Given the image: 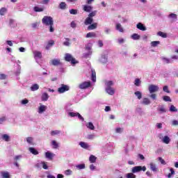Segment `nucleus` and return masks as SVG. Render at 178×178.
<instances>
[{"instance_id": "f257e3e1", "label": "nucleus", "mask_w": 178, "mask_h": 178, "mask_svg": "<svg viewBox=\"0 0 178 178\" xmlns=\"http://www.w3.org/2000/svg\"><path fill=\"white\" fill-rule=\"evenodd\" d=\"M42 22L45 26H50L54 24V19L51 17L44 16L42 19Z\"/></svg>"}, {"instance_id": "f03ea898", "label": "nucleus", "mask_w": 178, "mask_h": 178, "mask_svg": "<svg viewBox=\"0 0 178 178\" xmlns=\"http://www.w3.org/2000/svg\"><path fill=\"white\" fill-rule=\"evenodd\" d=\"M65 60H66V62H71L72 65H76V63H77L76 58H73V56L70 54H65Z\"/></svg>"}, {"instance_id": "7ed1b4c3", "label": "nucleus", "mask_w": 178, "mask_h": 178, "mask_svg": "<svg viewBox=\"0 0 178 178\" xmlns=\"http://www.w3.org/2000/svg\"><path fill=\"white\" fill-rule=\"evenodd\" d=\"M141 170H143V172H145V170H147V167H142L141 165L135 166L132 168L131 172L132 173H138V172H141Z\"/></svg>"}, {"instance_id": "20e7f679", "label": "nucleus", "mask_w": 178, "mask_h": 178, "mask_svg": "<svg viewBox=\"0 0 178 178\" xmlns=\"http://www.w3.org/2000/svg\"><path fill=\"white\" fill-rule=\"evenodd\" d=\"M70 88L67 85L61 84V86L58 88V91L59 94H63V92H66V91H69Z\"/></svg>"}, {"instance_id": "39448f33", "label": "nucleus", "mask_w": 178, "mask_h": 178, "mask_svg": "<svg viewBox=\"0 0 178 178\" xmlns=\"http://www.w3.org/2000/svg\"><path fill=\"white\" fill-rule=\"evenodd\" d=\"M148 90L150 94H154V92L159 91V87L156 85L152 84L149 86Z\"/></svg>"}, {"instance_id": "423d86ee", "label": "nucleus", "mask_w": 178, "mask_h": 178, "mask_svg": "<svg viewBox=\"0 0 178 178\" xmlns=\"http://www.w3.org/2000/svg\"><path fill=\"white\" fill-rule=\"evenodd\" d=\"M89 87H91V81H85L79 86L81 90H86V88H88Z\"/></svg>"}, {"instance_id": "0eeeda50", "label": "nucleus", "mask_w": 178, "mask_h": 178, "mask_svg": "<svg viewBox=\"0 0 178 178\" xmlns=\"http://www.w3.org/2000/svg\"><path fill=\"white\" fill-rule=\"evenodd\" d=\"M136 27L141 31H145V30H147V27H145V26H144L141 22L138 23Z\"/></svg>"}, {"instance_id": "6e6552de", "label": "nucleus", "mask_w": 178, "mask_h": 178, "mask_svg": "<svg viewBox=\"0 0 178 178\" xmlns=\"http://www.w3.org/2000/svg\"><path fill=\"white\" fill-rule=\"evenodd\" d=\"M150 169L152 170V172H159V169L156 168V165L154 163H149Z\"/></svg>"}, {"instance_id": "1a4fd4ad", "label": "nucleus", "mask_w": 178, "mask_h": 178, "mask_svg": "<svg viewBox=\"0 0 178 178\" xmlns=\"http://www.w3.org/2000/svg\"><path fill=\"white\" fill-rule=\"evenodd\" d=\"M92 22H94V19L90 17H88L84 22V24H86V26H88L92 24Z\"/></svg>"}, {"instance_id": "9d476101", "label": "nucleus", "mask_w": 178, "mask_h": 178, "mask_svg": "<svg viewBox=\"0 0 178 178\" xmlns=\"http://www.w3.org/2000/svg\"><path fill=\"white\" fill-rule=\"evenodd\" d=\"M97 26L98 24L97 22L90 24V25L88 26V30H95V29H97Z\"/></svg>"}, {"instance_id": "9b49d317", "label": "nucleus", "mask_w": 178, "mask_h": 178, "mask_svg": "<svg viewBox=\"0 0 178 178\" xmlns=\"http://www.w3.org/2000/svg\"><path fill=\"white\" fill-rule=\"evenodd\" d=\"M1 138L3 141H6V143H8V141H10V136L8 134H3L1 136Z\"/></svg>"}, {"instance_id": "f8f14e48", "label": "nucleus", "mask_w": 178, "mask_h": 178, "mask_svg": "<svg viewBox=\"0 0 178 178\" xmlns=\"http://www.w3.org/2000/svg\"><path fill=\"white\" fill-rule=\"evenodd\" d=\"M51 65H53V66H59V65H60V60L59 59L51 60Z\"/></svg>"}, {"instance_id": "ddd939ff", "label": "nucleus", "mask_w": 178, "mask_h": 178, "mask_svg": "<svg viewBox=\"0 0 178 178\" xmlns=\"http://www.w3.org/2000/svg\"><path fill=\"white\" fill-rule=\"evenodd\" d=\"M79 145L81 147V148H84V149H88L90 148V145L85 142H80Z\"/></svg>"}, {"instance_id": "4468645a", "label": "nucleus", "mask_w": 178, "mask_h": 178, "mask_svg": "<svg viewBox=\"0 0 178 178\" xmlns=\"http://www.w3.org/2000/svg\"><path fill=\"white\" fill-rule=\"evenodd\" d=\"M100 62L102 63H106L108 62V56L102 55L101 58H100Z\"/></svg>"}, {"instance_id": "2eb2a0df", "label": "nucleus", "mask_w": 178, "mask_h": 178, "mask_svg": "<svg viewBox=\"0 0 178 178\" xmlns=\"http://www.w3.org/2000/svg\"><path fill=\"white\" fill-rule=\"evenodd\" d=\"M106 91L108 94H109L110 95H113V94H115V90H113V88H112L111 87H108L106 89Z\"/></svg>"}, {"instance_id": "dca6fc26", "label": "nucleus", "mask_w": 178, "mask_h": 178, "mask_svg": "<svg viewBox=\"0 0 178 178\" xmlns=\"http://www.w3.org/2000/svg\"><path fill=\"white\" fill-rule=\"evenodd\" d=\"M29 151L33 155H38V151L34 147H29Z\"/></svg>"}, {"instance_id": "f3484780", "label": "nucleus", "mask_w": 178, "mask_h": 178, "mask_svg": "<svg viewBox=\"0 0 178 178\" xmlns=\"http://www.w3.org/2000/svg\"><path fill=\"white\" fill-rule=\"evenodd\" d=\"M95 37H97V34L94 32H90L86 34V38H95Z\"/></svg>"}, {"instance_id": "a211bd4d", "label": "nucleus", "mask_w": 178, "mask_h": 178, "mask_svg": "<svg viewBox=\"0 0 178 178\" xmlns=\"http://www.w3.org/2000/svg\"><path fill=\"white\" fill-rule=\"evenodd\" d=\"M89 161L90 163H95V162H97V157L92 154L89 157Z\"/></svg>"}, {"instance_id": "6ab92c4d", "label": "nucleus", "mask_w": 178, "mask_h": 178, "mask_svg": "<svg viewBox=\"0 0 178 178\" xmlns=\"http://www.w3.org/2000/svg\"><path fill=\"white\" fill-rule=\"evenodd\" d=\"M83 10H84L85 12H88V13H90V12H91V11L92 10V7L91 6H87V5H86V6H83Z\"/></svg>"}, {"instance_id": "aec40b11", "label": "nucleus", "mask_w": 178, "mask_h": 178, "mask_svg": "<svg viewBox=\"0 0 178 178\" xmlns=\"http://www.w3.org/2000/svg\"><path fill=\"white\" fill-rule=\"evenodd\" d=\"M162 141L164 143V144H169V143H170V138H169L168 136H165L163 137Z\"/></svg>"}, {"instance_id": "412c9836", "label": "nucleus", "mask_w": 178, "mask_h": 178, "mask_svg": "<svg viewBox=\"0 0 178 178\" xmlns=\"http://www.w3.org/2000/svg\"><path fill=\"white\" fill-rule=\"evenodd\" d=\"M168 17H170V19H172V22H175V20H177V15L175 14V13H171L168 15Z\"/></svg>"}, {"instance_id": "4be33fe9", "label": "nucleus", "mask_w": 178, "mask_h": 178, "mask_svg": "<svg viewBox=\"0 0 178 178\" xmlns=\"http://www.w3.org/2000/svg\"><path fill=\"white\" fill-rule=\"evenodd\" d=\"M46 109H47V106L42 105L39 107L38 113H42L45 112Z\"/></svg>"}, {"instance_id": "5701e85b", "label": "nucleus", "mask_w": 178, "mask_h": 178, "mask_svg": "<svg viewBox=\"0 0 178 178\" xmlns=\"http://www.w3.org/2000/svg\"><path fill=\"white\" fill-rule=\"evenodd\" d=\"M48 98H49V95H48V93L44 92L42 95V101H48Z\"/></svg>"}, {"instance_id": "b1692460", "label": "nucleus", "mask_w": 178, "mask_h": 178, "mask_svg": "<svg viewBox=\"0 0 178 178\" xmlns=\"http://www.w3.org/2000/svg\"><path fill=\"white\" fill-rule=\"evenodd\" d=\"M33 54L35 58H38L39 59H41L42 58V54L40 51H34Z\"/></svg>"}, {"instance_id": "393cba45", "label": "nucleus", "mask_w": 178, "mask_h": 178, "mask_svg": "<svg viewBox=\"0 0 178 178\" xmlns=\"http://www.w3.org/2000/svg\"><path fill=\"white\" fill-rule=\"evenodd\" d=\"M116 30L120 31V33H123V31H124V29H123V28L122 27V24H116Z\"/></svg>"}, {"instance_id": "a878e982", "label": "nucleus", "mask_w": 178, "mask_h": 178, "mask_svg": "<svg viewBox=\"0 0 178 178\" xmlns=\"http://www.w3.org/2000/svg\"><path fill=\"white\" fill-rule=\"evenodd\" d=\"M38 88H40V86H38V84H37V83L33 84L31 87V91H37V90H38Z\"/></svg>"}, {"instance_id": "bb28decb", "label": "nucleus", "mask_w": 178, "mask_h": 178, "mask_svg": "<svg viewBox=\"0 0 178 178\" xmlns=\"http://www.w3.org/2000/svg\"><path fill=\"white\" fill-rule=\"evenodd\" d=\"M2 178H10V175L8 172H1Z\"/></svg>"}, {"instance_id": "cd10ccee", "label": "nucleus", "mask_w": 178, "mask_h": 178, "mask_svg": "<svg viewBox=\"0 0 178 178\" xmlns=\"http://www.w3.org/2000/svg\"><path fill=\"white\" fill-rule=\"evenodd\" d=\"M136 97H137L138 99H141L143 98V94L140 91H136L134 92Z\"/></svg>"}, {"instance_id": "c85d7f7f", "label": "nucleus", "mask_w": 178, "mask_h": 178, "mask_svg": "<svg viewBox=\"0 0 178 178\" xmlns=\"http://www.w3.org/2000/svg\"><path fill=\"white\" fill-rule=\"evenodd\" d=\"M45 156L48 159H51V160H52V159L54 158V156L52 155V153H51L49 152H47L45 153Z\"/></svg>"}, {"instance_id": "c756f323", "label": "nucleus", "mask_w": 178, "mask_h": 178, "mask_svg": "<svg viewBox=\"0 0 178 178\" xmlns=\"http://www.w3.org/2000/svg\"><path fill=\"white\" fill-rule=\"evenodd\" d=\"M142 104L144 105H149V104H151V101H149V99L148 98H144Z\"/></svg>"}, {"instance_id": "7c9ffc66", "label": "nucleus", "mask_w": 178, "mask_h": 178, "mask_svg": "<svg viewBox=\"0 0 178 178\" xmlns=\"http://www.w3.org/2000/svg\"><path fill=\"white\" fill-rule=\"evenodd\" d=\"M92 81L95 83L97 81V75L95 71H92Z\"/></svg>"}, {"instance_id": "2f4dec72", "label": "nucleus", "mask_w": 178, "mask_h": 178, "mask_svg": "<svg viewBox=\"0 0 178 178\" xmlns=\"http://www.w3.org/2000/svg\"><path fill=\"white\" fill-rule=\"evenodd\" d=\"M157 35H159L160 37H162L163 38H166L168 37V34H166L162 31H159L157 33Z\"/></svg>"}, {"instance_id": "473e14b6", "label": "nucleus", "mask_w": 178, "mask_h": 178, "mask_svg": "<svg viewBox=\"0 0 178 178\" xmlns=\"http://www.w3.org/2000/svg\"><path fill=\"white\" fill-rule=\"evenodd\" d=\"M51 145H53V148L54 149H58V147H59V145L58 144V143H56V140H52Z\"/></svg>"}, {"instance_id": "72a5a7b5", "label": "nucleus", "mask_w": 178, "mask_h": 178, "mask_svg": "<svg viewBox=\"0 0 178 178\" xmlns=\"http://www.w3.org/2000/svg\"><path fill=\"white\" fill-rule=\"evenodd\" d=\"M86 126L88 129H90V130H94L95 129L92 122H88Z\"/></svg>"}, {"instance_id": "f704fd0d", "label": "nucleus", "mask_w": 178, "mask_h": 178, "mask_svg": "<svg viewBox=\"0 0 178 178\" xmlns=\"http://www.w3.org/2000/svg\"><path fill=\"white\" fill-rule=\"evenodd\" d=\"M55 44V42L54 40L49 41L47 45L46 46V49H49L50 47H52Z\"/></svg>"}, {"instance_id": "c9c22d12", "label": "nucleus", "mask_w": 178, "mask_h": 178, "mask_svg": "<svg viewBox=\"0 0 178 178\" xmlns=\"http://www.w3.org/2000/svg\"><path fill=\"white\" fill-rule=\"evenodd\" d=\"M7 10L6 8H1L0 10L1 16H5V13H6Z\"/></svg>"}, {"instance_id": "e433bc0d", "label": "nucleus", "mask_w": 178, "mask_h": 178, "mask_svg": "<svg viewBox=\"0 0 178 178\" xmlns=\"http://www.w3.org/2000/svg\"><path fill=\"white\" fill-rule=\"evenodd\" d=\"M33 10H34L35 12H44V8H40V7H38V6H35V7L33 8Z\"/></svg>"}, {"instance_id": "4c0bfd02", "label": "nucleus", "mask_w": 178, "mask_h": 178, "mask_svg": "<svg viewBox=\"0 0 178 178\" xmlns=\"http://www.w3.org/2000/svg\"><path fill=\"white\" fill-rule=\"evenodd\" d=\"M163 99L165 102H172V99H170V97H169V96H164V97H163Z\"/></svg>"}, {"instance_id": "58836bf2", "label": "nucleus", "mask_w": 178, "mask_h": 178, "mask_svg": "<svg viewBox=\"0 0 178 178\" xmlns=\"http://www.w3.org/2000/svg\"><path fill=\"white\" fill-rule=\"evenodd\" d=\"M126 177L127 178H136L137 177L133 172H130V173L127 174Z\"/></svg>"}, {"instance_id": "ea45409f", "label": "nucleus", "mask_w": 178, "mask_h": 178, "mask_svg": "<svg viewBox=\"0 0 178 178\" xmlns=\"http://www.w3.org/2000/svg\"><path fill=\"white\" fill-rule=\"evenodd\" d=\"M161 44L160 41H152L151 42V45L152 47H158V45H159Z\"/></svg>"}, {"instance_id": "a19ab883", "label": "nucleus", "mask_w": 178, "mask_h": 178, "mask_svg": "<svg viewBox=\"0 0 178 178\" xmlns=\"http://www.w3.org/2000/svg\"><path fill=\"white\" fill-rule=\"evenodd\" d=\"M33 138L32 137H28L26 138V142L29 143V144H31V145H33L34 143H33Z\"/></svg>"}, {"instance_id": "79ce46f5", "label": "nucleus", "mask_w": 178, "mask_h": 178, "mask_svg": "<svg viewBox=\"0 0 178 178\" xmlns=\"http://www.w3.org/2000/svg\"><path fill=\"white\" fill-rule=\"evenodd\" d=\"M134 84L136 86V87H140V84H141V81L140 79H136Z\"/></svg>"}, {"instance_id": "37998d69", "label": "nucleus", "mask_w": 178, "mask_h": 178, "mask_svg": "<svg viewBox=\"0 0 178 178\" xmlns=\"http://www.w3.org/2000/svg\"><path fill=\"white\" fill-rule=\"evenodd\" d=\"M60 134V131L56 130V131H51V136H57L58 134Z\"/></svg>"}, {"instance_id": "c03bdc74", "label": "nucleus", "mask_w": 178, "mask_h": 178, "mask_svg": "<svg viewBox=\"0 0 178 178\" xmlns=\"http://www.w3.org/2000/svg\"><path fill=\"white\" fill-rule=\"evenodd\" d=\"M170 112H177V108L174 105H171L170 107Z\"/></svg>"}, {"instance_id": "a18cd8bd", "label": "nucleus", "mask_w": 178, "mask_h": 178, "mask_svg": "<svg viewBox=\"0 0 178 178\" xmlns=\"http://www.w3.org/2000/svg\"><path fill=\"white\" fill-rule=\"evenodd\" d=\"M131 38H133V40H138L140 38V35L137 33H134L131 35Z\"/></svg>"}, {"instance_id": "49530a36", "label": "nucleus", "mask_w": 178, "mask_h": 178, "mask_svg": "<svg viewBox=\"0 0 178 178\" xmlns=\"http://www.w3.org/2000/svg\"><path fill=\"white\" fill-rule=\"evenodd\" d=\"M163 90L164 91V92H167L168 94L170 93V91L169 90V87H168V86H163Z\"/></svg>"}, {"instance_id": "de8ad7c7", "label": "nucleus", "mask_w": 178, "mask_h": 178, "mask_svg": "<svg viewBox=\"0 0 178 178\" xmlns=\"http://www.w3.org/2000/svg\"><path fill=\"white\" fill-rule=\"evenodd\" d=\"M65 40L66 41L63 42V45H65V47H69V45H70V39L66 38Z\"/></svg>"}, {"instance_id": "09e8293b", "label": "nucleus", "mask_w": 178, "mask_h": 178, "mask_svg": "<svg viewBox=\"0 0 178 178\" xmlns=\"http://www.w3.org/2000/svg\"><path fill=\"white\" fill-rule=\"evenodd\" d=\"M77 169L81 170V169H86V164H79L76 165Z\"/></svg>"}, {"instance_id": "8fccbe9b", "label": "nucleus", "mask_w": 178, "mask_h": 178, "mask_svg": "<svg viewBox=\"0 0 178 178\" xmlns=\"http://www.w3.org/2000/svg\"><path fill=\"white\" fill-rule=\"evenodd\" d=\"M95 15H97V11H93V12L89 13L88 17H90V19H92V17H94V16H95Z\"/></svg>"}, {"instance_id": "3c124183", "label": "nucleus", "mask_w": 178, "mask_h": 178, "mask_svg": "<svg viewBox=\"0 0 178 178\" xmlns=\"http://www.w3.org/2000/svg\"><path fill=\"white\" fill-rule=\"evenodd\" d=\"M158 111L159 112H161V113H165V112H166V110L163 106H161V108H158Z\"/></svg>"}, {"instance_id": "603ef678", "label": "nucleus", "mask_w": 178, "mask_h": 178, "mask_svg": "<svg viewBox=\"0 0 178 178\" xmlns=\"http://www.w3.org/2000/svg\"><path fill=\"white\" fill-rule=\"evenodd\" d=\"M79 113H74V112H70L69 116H71V118H75V116H77Z\"/></svg>"}, {"instance_id": "864d4df0", "label": "nucleus", "mask_w": 178, "mask_h": 178, "mask_svg": "<svg viewBox=\"0 0 178 178\" xmlns=\"http://www.w3.org/2000/svg\"><path fill=\"white\" fill-rule=\"evenodd\" d=\"M60 9H65V8H66V3L61 2L60 3Z\"/></svg>"}, {"instance_id": "5fc2aeb1", "label": "nucleus", "mask_w": 178, "mask_h": 178, "mask_svg": "<svg viewBox=\"0 0 178 178\" xmlns=\"http://www.w3.org/2000/svg\"><path fill=\"white\" fill-rule=\"evenodd\" d=\"M92 48V44H91V43L88 44L87 46L86 47V51H90Z\"/></svg>"}, {"instance_id": "6e6d98bb", "label": "nucleus", "mask_w": 178, "mask_h": 178, "mask_svg": "<svg viewBox=\"0 0 178 178\" xmlns=\"http://www.w3.org/2000/svg\"><path fill=\"white\" fill-rule=\"evenodd\" d=\"M170 170L171 173H169V174L168 175V178L172 177V175H175V170H173V168H170Z\"/></svg>"}, {"instance_id": "4d7b16f0", "label": "nucleus", "mask_w": 178, "mask_h": 178, "mask_svg": "<svg viewBox=\"0 0 178 178\" xmlns=\"http://www.w3.org/2000/svg\"><path fill=\"white\" fill-rule=\"evenodd\" d=\"M72 173V171L71 170H67L65 171V175H66V176H70Z\"/></svg>"}, {"instance_id": "13d9d810", "label": "nucleus", "mask_w": 178, "mask_h": 178, "mask_svg": "<svg viewBox=\"0 0 178 178\" xmlns=\"http://www.w3.org/2000/svg\"><path fill=\"white\" fill-rule=\"evenodd\" d=\"M159 161L162 165H166V162L163 159H162V157H159Z\"/></svg>"}, {"instance_id": "bf43d9fd", "label": "nucleus", "mask_w": 178, "mask_h": 178, "mask_svg": "<svg viewBox=\"0 0 178 178\" xmlns=\"http://www.w3.org/2000/svg\"><path fill=\"white\" fill-rule=\"evenodd\" d=\"M70 13L71 15H77V10H75V9H71L70 10Z\"/></svg>"}, {"instance_id": "052dcab7", "label": "nucleus", "mask_w": 178, "mask_h": 178, "mask_svg": "<svg viewBox=\"0 0 178 178\" xmlns=\"http://www.w3.org/2000/svg\"><path fill=\"white\" fill-rule=\"evenodd\" d=\"M49 31L50 33H54L55 31V29H54V24L49 25Z\"/></svg>"}, {"instance_id": "680f3d73", "label": "nucleus", "mask_w": 178, "mask_h": 178, "mask_svg": "<svg viewBox=\"0 0 178 178\" xmlns=\"http://www.w3.org/2000/svg\"><path fill=\"white\" fill-rule=\"evenodd\" d=\"M13 23H15V19H10L8 24H9V26H10V27H12V25L13 24Z\"/></svg>"}, {"instance_id": "e2e57ef3", "label": "nucleus", "mask_w": 178, "mask_h": 178, "mask_svg": "<svg viewBox=\"0 0 178 178\" xmlns=\"http://www.w3.org/2000/svg\"><path fill=\"white\" fill-rule=\"evenodd\" d=\"M106 86L108 87H111V86H113V81H108L107 83H106Z\"/></svg>"}, {"instance_id": "0e129e2a", "label": "nucleus", "mask_w": 178, "mask_h": 178, "mask_svg": "<svg viewBox=\"0 0 178 178\" xmlns=\"http://www.w3.org/2000/svg\"><path fill=\"white\" fill-rule=\"evenodd\" d=\"M5 79H6V75L3 74H0V79L1 80H5Z\"/></svg>"}, {"instance_id": "69168bd1", "label": "nucleus", "mask_w": 178, "mask_h": 178, "mask_svg": "<svg viewBox=\"0 0 178 178\" xmlns=\"http://www.w3.org/2000/svg\"><path fill=\"white\" fill-rule=\"evenodd\" d=\"M150 98H152V99H156V94L153 93L152 95H150Z\"/></svg>"}, {"instance_id": "338daca9", "label": "nucleus", "mask_w": 178, "mask_h": 178, "mask_svg": "<svg viewBox=\"0 0 178 178\" xmlns=\"http://www.w3.org/2000/svg\"><path fill=\"white\" fill-rule=\"evenodd\" d=\"M29 102V99H23L21 102V104H22V105H26V104H27Z\"/></svg>"}, {"instance_id": "774afa93", "label": "nucleus", "mask_w": 178, "mask_h": 178, "mask_svg": "<svg viewBox=\"0 0 178 178\" xmlns=\"http://www.w3.org/2000/svg\"><path fill=\"white\" fill-rule=\"evenodd\" d=\"M71 27L72 29H76V24L73 21L71 22Z\"/></svg>"}]
</instances>
